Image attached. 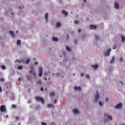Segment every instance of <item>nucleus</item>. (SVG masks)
I'll use <instances>...</instances> for the list:
<instances>
[{"mask_svg":"<svg viewBox=\"0 0 125 125\" xmlns=\"http://www.w3.org/2000/svg\"><path fill=\"white\" fill-rule=\"evenodd\" d=\"M35 99L36 100V101H39L42 104L44 103V99L41 97L36 96L35 97Z\"/></svg>","mask_w":125,"mask_h":125,"instance_id":"obj_1","label":"nucleus"},{"mask_svg":"<svg viewBox=\"0 0 125 125\" xmlns=\"http://www.w3.org/2000/svg\"><path fill=\"white\" fill-rule=\"evenodd\" d=\"M29 74H31V75H33L34 76V78H36V72H35V70L34 69L33 67H32L29 71Z\"/></svg>","mask_w":125,"mask_h":125,"instance_id":"obj_2","label":"nucleus"},{"mask_svg":"<svg viewBox=\"0 0 125 125\" xmlns=\"http://www.w3.org/2000/svg\"><path fill=\"white\" fill-rule=\"evenodd\" d=\"M43 71V69H42V67H39V76L41 77L42 75V72Z\"/></svg>","mask_w":125,"mask_h":125,"instance_id":"obj_3","label":"nucleus"},{"mask_svg":"<svg viewBox=\"0 0 125 125\" xmlns=\"http://www.w3.org/2000/svg\"><path fill=\"white\" fill-rule=\"evenodd\" d=\"M104 117H107L108 120H109L110 121H112L113 120V117H112L111 116H108V113H104Z\"/></svg>","mask_w":125,"mask_h":125,"instance_id":"obj_4","label":"nucleus"},{"mask_svg":"<svg viewBox=\"0 0 125 125\" xmlns=\"http://www.w3.org/2000/svg\"><path fill=\"white\" fill-rule=\"evenodd\" d=\"M112 51V49L109 48L104 54L105 56H109L110 55V52Z\"/></svg>","mask_w":125,"mask_h":125,"instance_id":"obj_5","label":"nucleus"},{"mask_svg":"<svg viewBox=\"0 0 125 125\" xmlns=\"http://www.w3.org/2000/svg\"><path fill=\"white\" fill-rule=\"evenodd\" d=\"M0 111L1 112H5V111H6V109L5 108V107L4 106V105H2L0 107Z\"/></svg>","mask_w":125,"mask_h":125,"instance_id":"obj_6","label":"nucleus"},{"mask_svg":"<svg viewBox=\"0 0 125 125\" xmlns=\"http://www.w3.org/2000/svg\"><path fill=\"white\" fill-rule=\"evenodd\" d=\"M115 109H121L122 108V103H119L116 106L114 107Z\"/></svg>","mask_w":125,"mask_h":125,"instance_id":"obj_7","label":"nucleus"},{"mask_svg":"<svg viewBox=\"0 0 125 125\" xmlns=\"http://www.w3.org/2000/svg\"><path fill=\"white\" fill-rule=\"evenodd\" d=\"M89 27L91 30H95V29L97 28L96 26L93 25H90Z\"/></svg>","mask_w":125,"mask_h":125,"instance_id":"obj_8","label":"nucleus"},{"mask_svg":"<svg viewBox=\"0 0 125 125\" xmlns=\"http://www.w3.org/2000/svg\"><path fill=\"white\" fill-rule=\"evenodd\" d=\"M9 33L10 34V35H11V37H12V38L15 37V34H14V32H13L12 31H10Z\"/></svg>","mask_w":125,"mask_h":125,"instance_id":"obj_9","label":"nucleus"},{"mask_svg":"<svg viewBox=\"0 0 125 125\" xmlns=\"http://www.w3.org/2000/svg\"><path fill=\"white\" fill-rule=\"evenodd\" d=\"M99 98V94L98 93V92H97V94L95 95V101H97V100H98Z\"/></svg>","mask_w":125,"mask_h":125,"instance_id":"obj_10","label":"nucleus"},{"mask_svg":"<svg viewBox=\"0 0 125 125\" xmlns=\"http://www.w3.org/2000/svg\"><path fill=\"white\" fill-rule=\"evenodd\" d=\"M73 112L75 115H77V114H79V110L77 109H73Z\"/></svg>","mask_w":125,"mask_h":125,"instance_id":"obj_11","label":"nucleus"},{"mask_svg":"<svg viewBox=\"0 0 125 125\" xmlns=\"http://www.w3.org/2000/svg\"><path fill=\"white\" fill-rule=\"evenodd\" d=\"M45 18L46 19V22H48V13H46L45 15Z\"/></svg>","mask_w":125,"mask_h":125,"instance_id":"obj_12","label":"nucleus"},{"mask_svg":"<svg viewBox=\"0 0 125 125\" xmlns=\"http://www.w3.org/2000/svg\"><path fill=\"white\" fill-rule=\"evenodd\" d=\"M115 62V56H113L110 62V64H113Z\"/></svg>","mask_w":125,"mask_h":125,"instance_id":"obj_13","label":"nucleus"},{"mask_svg":"<svg viewBox=\"0 0 125 125\" xmlns=\"http://www.w3.org/2000/svg\"><path fill=\"white\" fill-rule=\"evenodd\" d=\"M91 67H92V68H93L95 69H97V68H98V65L97 64H95V65H91Z\"/></svg>","mask_w":125,"mask_h":125,"instance_id":"obj_14","label":"nucleus"},{"mask_svg":"<svg viewBox=\"0 0 125 125\" xmlns=\"http://www.w3.org/2000/svg\"><path fill=\"white\" fill-rule=\"evenodd\" d=\"M36 83H37V84H38V85H41V84H42V81L38 80L36 82Z\"/></svg>","mask_w":125,"mask_h":125,"instance_id":"obj_15","label":"nucleus"},{"mask_svg":"<svg viewBox=\"0 0 125 125\" xmlns=\"http://www.w3.org/2000/svg\"><path fill=\"white\" fill-rule=\"evenodd\" d=\"M74 89L75 90H81V87L75 86Z\"/></svg>","mask_w":125,"mask_h":125,"instance_id":"obj_16","label":"nucleus"},{"mask_svg":"<svg viewBox=\"0 0 125 125\" xmlns=\"http://www.w3.org/2000/svg\"><path fill=\"white\" fill-rule=\"evenodd\" d=\"M55 95V93H54V92H52L50 94V96L51 97H54V96Z\"/></svg>","mask_w":125,"mask_h":125,"instance_id":"obj_17","label":"nucleus"},{"mask_svg":"<svg viewBox=\"0 0 125 125\" xmlns=\"http://www.w3.org/2000/svg\"><path fill=\"white\" fill-rule=\"evenodd\" d=\"M48 108H53L54 106H53V104H49L47 105Z\"/></svg>","mask_w":125,"mask_h":125,"instance_id":"obj_18","label":"nucleus"},{"mask_svg":"<svg viewBox=\"0 0 125 125\" xmlns=\"http://www.w3.org/2000/svg\"><path fill=\"white\" fill-rule=\"evenodd\" d=\"M114 6L115 8H119V4H118V3H115Z\"/></svg>","mask_w":125,"mask_h":125,"instance_id":"obj_19","label":"nucleus"},{"mask_svg":"<svg viewBox=\"0 0 125 125\" xmlns=\"http://www.w3.org/2000/svg\"><path fill=\"white\" fill-rule=\"evenodd\" d=\"M62 12L63 14H64L65 15V16H67V15H68V13L67 12H66V11L65 10H62Z\"/></svg>","mask_w":125,"mask_h":125,"instance_id":"obj_20","label":"nucleus"},{"mask_svg":"<svg viewBox=\"0 0 125 125\" xmlns=\"http://www.w3.org/2000/svg\"><path fill=\"white\" fill-rule=\"evenodd\" d=\"M121 39H122V42H125V37H124L123 35H121Z\"/></svg>","mask_w":125,"mask_h":125,"instance_id":"obj_21","label":"nucleus"},{"mask_svg":"<svg viewBox=\"0 0 125 125\" xmlns=\"http://www.w3.org/2000/svg\"><path fill=\"white\" fill-rule=\"evenodd\" d=\"M52 40L54 41V42H57V41H58V39L54 37H53Z\"/></svg>","mask_w":125,"mask_h":125,"instance_id":"obj_22","label":"nucleus"},{"mask_svg":"<svg viewBox=\"0 0 125 125\" xmlns=\"http://www.w3.org/2000/svg\"><path fill=\"white\" fill-rule=\"evenodd\" d=\"M30 59H27V60H26L25 64H29L30 63Z\"/></svg>","mask_w":125,"mask_h":125,"instance_id":"obj_23","label":"nucleus"},{"mask_svg":"<svg viewBox=\"0 0 125 125\" xmlns=\"http://www.w3.org/2000/svg\"><path fill=\"white\" fill-rule=\"evenodd\" d=\"M60 26H61V23L58 22L56 24V26L57 27V28H59V27H60Z\"/></svg>","mask_w":125,"mask_h":125,"instance_id":"obj_24","label":"nucleus"},{"mask_svg":"<svg viewBox=\"0 0 125 125\" xmlns=\"http://www.w3.org/2000/svg\"><path fill=\"white\" fill-rule=\"evenodd\" d=\"M17 61L19 63H22V62H24V60H17Z\"/></svg>","mask_w":125,"mask_h":125,"instance_id":"obj_25","label":"nucleus"},{"mask_svg":"<svg viewBox=\"0 0 125 125\" xmlns=\"http://www.w3.org/2000/svg\"><path fill=\"white\" fill-rule=\"evenodd\" d=\"M20 42H21L20 41V40H17V45H20Z\"/></svg>","mask_w":125,"mask_h":125,"instance_id":"obj_26","label":"nucleus"},{"mask_svg":"<svg viewBox=\"0 0 125 125\" xmlns=\"http://www.w3.org/2000/svg\"><path fill=\"white\" fill-rule=\"evenodd\" d=\"M18 70H22L23 69V66L20 65L18 67Z\"/></svg>","mask_w":125,"mask_h":125,"instance_id":"obj_27","label":"nucleus"},{"mask_svg":"<svg viewBox=\"0 0 125 125\" xmlns=\"http://www.w3.org/2000/svg\"><path fill=\"white\" fill-rule=\"evenodd\" d=\"M66 50L67 51H71V49L68 46H66Z\"/></svg>","mask_w":125,"mask_h":125,"instance_id":"obj_28","label":"nucleus"},{"mask_svg":"<svg viewBox=\"0 0 125 125\" xmlns=\"http://www.w3.org/2000/svg\"><path fill=\"white\" fill-rule=\"evenodd\" d=\"M1 68H2V70H5L6 69V67L4 65H2Z\"/></svg>","mask_w":125,"mask_h":125,"instance_id":"obj_29","label":"nucleus"},{"mask_svg":"<svg viewBox=\"0 0 125 125\" xmlns=\"http://www.w3.org/2000/svg\"><path fill=\"white\" fill-rule=\"evenodd\" d=\"M12 108H13V109H16V108H17L16 105L15 104L12 105Z\"/></svg>","mask_w":125,"mask_h":125,"instance_id":"obj_30","label":"nucleus"},{"mask_svg":"<svg viewBox=\"0 0 125 125\" xmlns=\"http://www.w3.org/2000/svg\"><path fill=\"white\" fill-rule=\"evenodd\" d=\"M41 125H47V124H46V123H44L43 122H41Z\"/></svg>","mask_w":125,"mask_h":125,"instance_id":"obj_31","label":"nucleus"},{"mask_svg":"<svg viewBox=\"0 0 125 125\" xmlns=\"http://www.w3.org/2000/svg\"><path fill=\"white\" fill-rule=\"evenodd\" d=\"M95 40L96 41H97V40H98V39H99V37H98V35H95Z\"/></svg>","mask_w":125,"mask_h":125,"instance_id":"obj_32","label":"nucleus"},{"mask_svg":"<svg viewBox=\"0 0 125 125\" xmlns=\"http://www.w3.org/2000/svg\"><path fill=\"white\" fill-rule=\"evenodd\" d=\"M74 24H79V21H75Z\"/></svg>","mask_w":125,"mask_h":125,"instance_id":"obj_33","label":"nucleus"},{"mask_svg":"<svg viewBox=\"0 0 125 125\" xmlns=\"http://www.w3.org/2000/svg\"><path fill=\"white\" fill-rule=\"evenodd\" d=\"M99 106H102V103H101V102H99Z\"/></svg>","mask_w":125,"mask_h":125,"instance_id":"obj_34","label":"nucleus"},{"mask_svg":"<svg viewBox=\"0 0 125 125\" xmlns=\"http://www.w3.org/2000/svg\"><path fill=\"white\" fill-rule=\"evenodd\" d=\"M106 102H108L109 101V98L106 97L105 99Z\"/></svg>","mask_w":125,"mask_h":125,"instance_id":"obj_35","label":"nucleus"},{"mask_svg":"<svg viewBox=\"0 0 125 125\" xmlns=\"http://www.w3.org/2000/svg\"><path fill=\"white\" fill-rule=\"evenodd\" d=\"M0 81H1V82H4V79L2 78H0Z\"/></svg>","mask_w":125,"mask_h":125,"instance_id":"obj_36","label":"nucleus"},{"mask_svg":"<svg viewBox=\"0 0 125 125\" xmlns=\"http://www.w3.org/2000/svg\"><path fill=\"white\" fill-rule=\"evenodd\" d=\"M0 92H2V89L1 88V86H0Z\"/></svg>","mask_w":125,"mask_h":125,"instance_id":"obj_37","label":"nucleus"},{"mask_svg":"<svg viewBox=\"0 0 125 125\" xmlns=\"http://www.w3.org/2000/svg\"><path fill=\"white\" fill-rule=\"evenodd\" d=\"M74 43H75V44H77V40H75L74 41Z\"/></svg>","mask_w":125,"mask_h":125,"instance_id":"obj_38","label":"nucleus"},{"mask_svg":"<svg viewBox=\"0 0 125 125\" xmlns=\"http://www.w3.org/2000/svg\"><path fill=\"white\" fill-rule=\"evenodd\" d=\"M40 90H41V91H43V88L41 87V88H40Z\"/></svg>","mask_w":125,"mask_h":125,"instance_id":"obj_39","label":"nucleus"},{"mask_svg":"<svg viewBox=\"0 0 125 125\" xmlns=\"http://www.w3.org/2000/svg\"><path fill=\"white\" fill-rule=\"evenodd\" d=\"M84 75V74L83 73H82L81 74V76L82 77H83Z\"/></svg>","mask_w":125,"mask_h":125,"instance_id":"obj_40","label":"nucleus"},{"mask_svg":"<svg viewBox=\"0 0 125 125\" xmlns=\"http://www.w3.org/2000/svg\"><path fill=\"white\" fill-rule=\"evenodd\" d=\"M119 61L120 62H122L123 61V58H121Z\"/></svg>","mask_w":125,"mask_h":125,"instance_id":"obj_41","label":"nucleus"},{"mask_svg":"<svg viewBox=\"0 0 125 125\" xmlns=\"http://www.w3.org/2000/svg\"><path fill=\"white\" fill-rule=\"evenodd\" d=\"M86 77L87 79H89V75H87L86 76Z\"/></svg>","mask_w":125,"mask_h":125,"instance_id":"obj_42","label":"nucleus"},{"mask_svg":"<svg viewBox=\"0 0 125 125\" xmlns=\"http://www.w3.org/2000/svg\"><path fill=\"white\" fill-rule=\"evenodd\" d=\"M81 29H79L78 30V33H81Z\"/></svg>","mask_w":125,"mask_h":125,"instance_id":"obj_43","label":"nucleus"},{"mask_svg":"<svg viewBox=\"0 0 125 125\" xmlns=\"http://www.w3.org/2000/svg\"><path fill=\"white\" fill-rule=\"evenodd\" d=\"M116 45H113V49H116Z\"/></svg>","mask_w":125,"mask_h":125,"instance_id":"obj_44","label":"nucleus"},{"mask_svg":"<svg viewBox=\"0 0 125 125\" xmlns=\"http://www.w3.org/2000/svg\"><path fill=\"white\" fill-rule=\"evenodd\" d=\"M35 65H38V62H35Z\"/></svg>","mask_w":125,"mask_h":125,"instance_id":"obj_45","label":"nucleus"},{"mask_svg":"<svg viewBox=\"0 0 125 125\" xmlns=\"http://www.w3.org/2000/svg\"><path fill=\"white\" fill-rule=\"evenodd\" d=\"M19 119V117L16 116V120H18Z\"/></svg>","mask_w":125,"mask_h":125,"instance_id":"obj_46","label":"nucleus"},{"mask_svg":"<svg viewBox=\"0 0 125 125\" xmlns=\"http://www.w3.org/2000/svg\"><path fill=\"white\" fill-rule=\"evenodd\" d=\"M54 102V103H56L57 102V100H55Z\"/></svg>","mask_w":125,"mask_h":125,"instance_id":"obj_47","label":"nucleus"},{"mask_svg":"<svg viewBox=\"0 0 125 125\" xmlns=\"http://www.w3.org/2000/svg\"><path fill=\"white\" fill-rule=\"evenodd\" d=\"M44 80H45V81H47V78L46 77H45V78H44Z\"/></svg>","mask_w":125,"mask_h":125,"instance_id":"obj_48","label":"nucleus"},{"mask_svg":"<svg viewBox=\"0 0 125 125\" xmlns=\"http://www.w3.org/2000/svg\"><path fill=\"white\" fill-rule=\"evenodd\" d=\"M120 83H121V84H123V82L122 81H120Z\"/></svg>","mask_w":125,"mask_h":125,"instance_id":"obj_49","label":"nucleus"},{"mask_svg":"<svg viewBox=\"0 0 125 125\" xmlns=\"http://www.w3.org/2000/svg\"><path fill=\"white\" fill-rule=\"evenodd\" d=\"M84 2H86V0H84Z\"/></svg>","mask_w":125,"mask_h":125,"instance_id":"obj_50","label":"nucleus"},{"mask_svg":"<svg viewBox=\"0 0 125 125\" xmlns=\"http://www.w3.org/2000/svg\"><path fill=\"white\" fill-rule=\"evenodd\" d=\"M34 61H36V59H35V58H33Z\"/></svg>","mask_w":125,"mask_h":125,"instance_id":"obj_51","label":"nucleus"},{"mask_svg":"<svg viewBox=\"0 0 125 125\" xmlns=\"http://www.w3.org/2000/svg\"><path fill=\"white\" fill-rule=\"evenodd\" d=\"M6 118H8V115H6Z\"/></svg>","mask_w":125,"mask_h":125,"instance_id":"obj_52","label":"nucleus"},{"mask_svg":"<svg viewBox=\"0 0 125 125\" xmlns=\"http://www.w3.org/2000/svg\"><path fill=\"white\" fill-rule=\"evenodd\" d=\"M19 9H21V6L19 7Z\"/></svg>","mask_w":125,"mask_h":125,"instance_id":"obj_53","label":"nucleus"},{"mask_svg":"<svg viewBox=\"0 0 125 125\" xmlns=\"http://www.w3.org/2000/svg\"><path fill=\"white\" fill-rule=\"evenodd\" d=\"M45 91H47V88L45 89Z\"/></svg>","mask_w":125,"mask_h":125,"instance_id":"obj_54","label":"nucleus"},{"mask_svg":"<svg viewBox=\"0 0 125 125\" xmlns=\"http://www.w3.org/2000/svg\"><path fill=\"white\" fill-rule=\"evenodd\" d=\"M16 33H18V31H16Z\"/></svg>","mask_w":125,"mask_h":125,"instance_id":"obj_55","label":"nucleus"},{"mask_svg":"<svg viewBox=\"0 0 125 125\" xmlns=\"http://www.w3.org/2000/svg\"><path fill=\"white\" fill-rule=\"evenodd\" d=\"M18 81H20V78H19V79H18Z\"/></svg>","mask_w":125,"mask_h":125,"instance_id":"obj_56","label":"nucleus"},{"mask_svg":"<svg viewBox=\"0 0 125 125\" xmlns=\"http://www.w3.org/2000/svg\"><path fill=\"white\" fill-rule=\"evenodd\" d=\"M11 14H12V15H13V13H11Z\"/></svg>","mask_w":125,"mask_h":125,"instance_id":"obj_57","label":"nucleus"},{"mask_svg":"<svg viewBox=\"0 0 125 125\" xmlns=\"http://www.w3.org/2000/svg\"><path fill=\"white\" fill-rule=\"evenodd\" d=\"M121 125H125V124H122Z\"/></svg>","mask_w":125,"mask_h":125,"instance_id":"obj_58","label":"nucleus"},{"mask_svg":"<svg viewBox=\"0 0 125 125\" xmlns=\"http://www.w3.org/2000/svg\"><path fill=\"white\" fill-rule=\"evenodd\" d=\"M62 78H64V76H62Z\"/></svg>","mask_w":125,"mask_h":125,"instance_id":"obj_59","label":"nucleus"},{"mask_svg":"<svg viewBox=\"0 0 125 125\" xmlns=\"http://www.w3.org/2000/svg\"><path fill=\"white\" fill-rule=\"evenodd\" d=\"M73 76H75V74H73Z\"/></svg>","mask_w":125,"mask_h":125,"instance_id":"obj_60","label":"nucleus"}]
</instances>
